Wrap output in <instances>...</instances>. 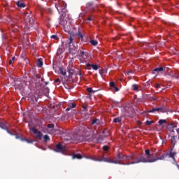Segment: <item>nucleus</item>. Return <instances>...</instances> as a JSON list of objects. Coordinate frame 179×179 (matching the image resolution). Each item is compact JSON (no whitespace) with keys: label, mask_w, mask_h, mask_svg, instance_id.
<instances>
[{"label":"nucleus","mask_w":179,"mask_h":179,"mask_svg":"<svg viewBox=\"0 0 179 179\" xmlns=\"http://www.w3.org/2000/svg\"><path fill=\"white\" fill-rule=\"evenodd\" d=\"M64 141L68 142L73 139V141H77L78 142H93L94 139L96 138V134H93L90 129H88L84 134V136H80L79 134H75L74 136H71L69 132L66 131L62 134V136Z\"/></svg>","instance_id":"f257e3e1"},{"label":"nucleus","mask_w":179,"mask_h":179,"mask_svg":"<svg viewBox=\"0 0 179 179\" xmlns=\"http://www.w3.org/2000/svg\"><path fill=\"white\" fill-rule=\"evenodd\" d=\"M157 160H160L159 157H152L150 150H145V156L141 155L134 161L131 162V163H127V164H138V163H155V162H157Z\"/></svg>","instance_id":"f03ea898"},{"label":"nucleus","mask_w":179,"mask_h":179,"mask_svg":"<svg viewBox=\"0 0 179 179\" xmlns=\"http://www.w3.org/2000/svg\"><path fill=\"white\" fill-rule=\"evenodd\" d=\"M24 18L25 20V26L27 29L33 27V23H34V20H33V15L30 14V11H28L24 14Z\"/></svg>","instance_id":"7ed1b4c3"},{"label":"nucleus","mask_w":179,"mask_h":179,"mask_svg":"<svg viewBox=\"0 0 179 179\" xmlns=\"http://www.w3.org/2000/svg\"><path fill=\"white\" fill-rule=\"evenodd\" d=\"M116 156L117 157L115 158V159H113L110 157H108V163H112L113 164H122V162H121V159H123V161H124L125 158V155L121 154L120 151H118Z\"/></svg>","instance_id":"20e7f679"},{"label":"nucleus","mask_w":179,"mask_h":179,"mask_svg":"<svg viewBox=\"0 0 179 179\" xmlns=\"http://www.w3.org/2000/svg\"><path fill=\"white\" fill-rule=\"evenodd\" d=\"M55 5L59 13H61V12H65V10H66V3L62 0L57 1Z\"/></svg>","instance_id":"39448f33"},{"label":"nucleus","mask_w":179,"mask_h":179,"mask_svg":"<svg viewBox=\"0 0 179 179\" xmlns=\"http://www.w3.org/2000/svg\"><path fill=\"white\" fill-rule=\"evenodd\" d=\"M177 155V151H170L169 153H164L161 157H159V160H164L167 156L170 157V159H173L174 162H176V155Z\"/></svg>","instance_id":"423d86ee"},{"label":"nucleus","mask_w":179,"mask_h":179,"mask_svg":"<svg viewBox=\"0 0 179 179\" xmlns=\"http://www.w3.org/2000/svg\"><path fill=\"white\" fill-rule=\"evenodd\" d=\"M29 131H31L35 136V137L36 138V139H40L41 140L43 138V133H41V131H38V129H36L34 127H31L30 126V124H29Z\"/></svg>","instance_id":"0eeeda50"},{"label":"nucleus","mask_w":179,"mask_h":179,"mask_svg":"<svg viewBox=\"0 0 179 179\" xmlns=\"http://www.w3.org/2000/svg\"><path fill=\"white\" fill-rule=\"evenodd\" d=\"M78 57L80 62H85V59H87V58H89V52L80 50Z\"/></svg>","instance_id":"6e6552de"},{"label":"nucleus","mask_w":179,"mask_h":179,"mask_svg":"<svg viewBox=\"0 0 179 179\" xmlns=\"http://www.w3.org/2000/svg\"><path fill=\"white\" fill-rule=\"evenodd\" d=\"M131 160H135V157L134 154H131V155H124V162H126V163L122 162V164L123 166H130L131 164H127V163H131Z\"/></svg>","instance_id":"1a4fd4ad"},{"label":"nucleus","mask_w":179,"mask_h":179,"mask_svg":"<svg viewBox=\"0 0 179 179\" xmlns=\"http://www.w3.org/2000/svg\"><path fill=\"white\" fill-rule=\"evenodd\" d=\"M92 160H94V162H104L105 163H108V157H92Z\"/></svg>","instance_id":"9d476101"},{"label":"nucleus","mask_w":179,"mask_h":179,"mask_svg":"<svg viewBox=\"0 0 179 179\" xmlns=\"http://www.w3.org/2000/svg\"><path fill=\"white\" fill-rule=\"evenodd\" d=\"M30 83H34V85L37 86L40 83V76L34 75L31 79Z\"/></svg>","instance_id":"9b49d317"},{"label":"nucleus","mask_w":179,"mask_h":179,"mask_svg":"<svg viewBox=\"0 0 179 179\" xmlns=\"http://www.w3.org/2000/svg\"><path fill=\"white\" fill-rule=\"evenodd\" d=\"M65 147L62 146V144L59 143L56 145L55 148V152H58L59 153H62V152H65Z\"/></svg>","instance_id":"f8f14e48"},{"label":"nucleus","mask_w":179,"mask_h":179,"mask_svg":"<svg viewBox=\"0 0 179 179\" xmlns=\"http://www.w3.org/2000/svg\"><path fill=\"white\" fill-rule=\"evenodd\" d=\"M155 111H157V113H166V110L163 108H153L148 110V113H155Z\"/></svg>","instance_id":"ddd939ff"},{"label":"nucleus","mask_w":179,"mask_h":179,"mask_svg":"<svg viewBox=\"0 0 179 179\" xmlns=\"http://www.w3.org/2000/svg\"><path fill=\"white\" fill-rule=\"evenodd\" d=\"M67 72H69L71 76L73 75V73H75V69H73V66L72 64H71V63H69V65L67 68Z\"/></svg>","instance_id":"4468645a"},{"label":"nucleus","mask_w":179,"mask_h":179,"mask_svg":"<svg viewBox=\"0 0 179 179\" xmlns=\"http://www.w3.org/2000/svg\"><path fill=\"white\" fill-rule=\"evenodd\" d=\"M86 66H87V68H90V66H92V69H94V71H97V69H100V66H99L97 64H90V63H87Z\"/></svg>","instance_id":"2eb2a0df"},{"label":"nucleus","mask_w":179,"mask_h":179,"mask_svg":"<svg viewBox=\"0 0 179 179\" xmlns=\"http://www.w3.org/2000/svg\"><path fill=\"white\" fill-rule=\"evenodd\" d=\"M0 128H1V129H4L5 131H6V129H8V122H0Z\"/></svg>","instance_id":"dca6fc26"},{"label":"nucleus","mask_w":179,"mask_h":179,"mask_svg":"<svg viewBox=\"0 0 179 179\" xmlns=\"http://www.w3.org/2000/svg\"><path fill=\"white\" fill-rule=\"evenodd\" d=\"M166 68H164V67H158V68H155L154 70H153V72L152 73H159V72H163L164 71H165Z\"/></svg>","instance_id":"f3484780"},{"label":"nucleus","mask_w":179,"mask_h":179,"mask_svg":"<svg viewBox=\"0 0 179 179\" xmlns=\"http://www.w3.org/2000/svg\"><path fill=\"white\" fill-rule=\"evenodd\" d=\"M76 107V104L75 103H70L68 104V107L66 109V111H71V108H75Z\"/></svg>","instance_id":"a211bd4d"},{"label":"nucleus","mask_w":179,"mask_h":179,"mask_svg":"<svg viewBox=\"0 0 179 179\" xmlns=\"http://www.w3.org/2000/svg\"><path fill=\"white\" fill-rule=\"evenodd\" d=\"M177 138L176 136H172L171 137V145H176V144L177 143V140H176Z\"/></svg>","instance_id":"6ab92c4d"},{"label":"nucleus","mask_w":179,"mask_h":179,"mask_svg":"<svg viewBox=\"0 0 179 179\" xmlns=\"http://www.w3.org/2000/svg\"><path fill=\"white\" fill-rule=\"evenodd\" d=\"M100 120L99 119H94L91 122V125H99Z\"/></svg>","instance_id":"aec40b11"},{"label":"nucleus","mask_w":179,"mask_h":179,"mask_svg":"<svg viewBox=\"0 0 179 179\" xmlns=\"http://www.w3.org/2000/svg\"><path fill=\"white\" fill-rule=\"evenodd\" d=\"M17 6H18V8H26V4H24V3L21 2V1H17L16 3Z\"/></svg>","instance_id":"412c9836"},{"label":"nucleus","mask_w":179,"mask_h":179,"mask_svg":"<svg viewBox=\"0 0 179 179\" xmlns=\"http://www.w3.org/2000/svg\"><path fill=\"white\" fill-rule=\"evenodd\" d=\"M73 159H83V156H82L80 154H74L73 155Z\"/></svg>","instance_id":"4be33fe9"},{"label":"nucleus","mask_w":179,"mask_h":179,"mask_svg":"<svg viewBox=\"0 0 179 179\" xmlns=\"http://www.w3.org/2000/svg\"><path fill=\"white\" fill-rule=\"evenodd\" d=\"M37 66H38V68L43 66V59L41 58L38 59Z\"/></svg>","instance_id":"5701e85b"},{"label":"nucleus","mask_w":179,"mask_h":179,"mask_svg":"<svg viewBox=\"0 0 179 179\" xmlns=\"http://www.w3.org/2000/svg\"><path fill=\"white\" fill-rule=\"evenodd\" d=\"M138 89V85L134 84L131 85V90H134V92H136Z\"/></svg>","instance_id":"b1692460"},{"label":"nucleus","mask_w":179,"mask_h":179,"mask_svg":"<svg viewBox=\"0 0 179 179\" xmlns=\"http://www.w3.org/2000/svg\"><path fill=\"white\" fill-rule=\"evenodd\" d=\"M90 43L92 44V45H97V44H99V42L94 40H91Z\"/></svg>","instance_id":"393cba45"},{"label":"nucleus","mask_w":179,"mask_h":179,"mask_svg":"<svg viewBox=\"0 0 179 179\" xmlns=\"http://www.w3.org/2000/svg\"><path fill=\"white\" fill-rule=\"evenodd\" d=\"M154 123H155V121L153 120H151V121L147 120L145 122V125L150 126L152 125V124H154Z\"/></svg>","instance_id":"a878e982"},{"label":"nucleus","mask_w":179,"mask_h":179,"mask_svg":"<svg viewBox=\"0 0 179 179\" xmlns=\"http://www.w3.org/2000/svg\"><path fill=\"white\" fill-rule=\"evenodd\" d=\"M76 36H78L79 38H81V40H83V34H82V33L80 32V31H78V32L76 34Z\"/></svg>","instance_id":"bb28decb"},{"label":"nucleus","mask_w":179,"mask_h":179,"mask_svg":"<svg viewBox=\"0 0 179 179\" xmlns=\"http://www.w3.org/2000/svg\"><path fill=\"white\" fill-rule=\"evenodd\" d=\"M87 8L89 9H93V3H87Z\"/></svg>","instance_id":"cd10ccee"},{"label":"nucleus","mask_w":179,"mask_h":179,"mask_svg":"<svg viewBox=\"0 0 179 179\" xmlns=\"http://www.w3.org/2000/svg\"><path fill=\"white\" fill-rule=\"evenodd\" d=\"M87 91L88 92V93H95L96 92V91L93 90V89L92 87L87 88Z\"/></svg>","instance_id":"c85d7f7f"},{"label":"nucleus","mask_w":179,"mask_h":179,"mask_svg":"<svg viewBox=\"0 0 179 179\" xmlns=\"http://www.w3.org/2000/svg\"><path fill=\"white\" fill-rule=\"evenodd\" d=\"M6 132H8L9 134V135H12V136L15 135V131H10L8 128H7V129H6Z\"/></svg>","instance_id":"c756f323"},{"label":"nucleus","mask_w":179,"mask_h":179,"mask_svg":"<svg viewBox=\"0 0 179 179\" xmlns=\"http://www.w3.org/2000/svg\"><path fill=\"white\" fill-rule=\"evenodd\" d=\"M15 59H16V57H13L8 62L9 65H12V64H13V61H15Z\"/></svg>","instance_id":"7c9ffc66"},{"label":"nucleus","mask_w":179,"mask_h":179,"mask_svg":"<svg viewBox=\"0 0 179 179\" xmlns=\"http://www.w3.org/2000/svg\"><path fill=\"white\" fill-rule=\"evenodd\" d=\"M166 120H159L158 123L159 125H163V124H166Z\"/></svg>","instance_id":"2f4dec72"},{"label":"nucleus","mask_w":179,"mask_h":179,"mask_svg":"<svg viewBox=\"0 0 179 179\" xmlns=\"http://www.w3.org/2000/svg\"><path fill=\"white\" fill-rule=\"evenodd\" d=\"M72 43H73V38H72V36H70L69 38V44L70 46H71V44H72Z\"/></svg>","instance_id":"473e14b6"},{"label":"nucleus","mask_w":179,"mask_h":179,"mask_svg":"<svg viewBox=\"0 0 179 179\" xmlns=\"http://www.w3.org/2000/svg\"><path fill=\"white\" fill-rule=\"evenodd\" d=\"M44 141L45 142H48L50 141V136H48V135H45L43 136Z\"/></svg>","instance_id":"72a5a7b5"},{"label":"nucleus","mask_w":179,"mask_h":179,"mask_svg":"<svg viewBox=\"0 0 179 179\" xmlns=\"http://www.w3.org/2000/svg\"><path fill=\"white\" fill-rule=\"evenodd\" d=\"M113 122H115V124H117V123H118V122H121V120L120 119V118H115L114 120H113Z\"/></svg>","instance_id":"f704fd0d"},{"label":"nucleus","mask_w":179,"mask_h":179,"mask_svg":"<svg viewBox=\"0 0 179 179\" xmlns=\"http://www.w3.org/2000/svg\"><path fill=\"white\" fill-rule=\"evenodd\" d=\"M60 73L63 75V76H65V75H66V71H64L62 69H60Z\"/></svg>","instance_id":"c9c22d12"},{"label":"nucleus","mask_w":179,"mask_h":179,"mask_svg":"<svg viewBox=\"0 0 179 179\" xmlns=\"http://www.w3.org/2000/svg\"><path fill=\"white\" fill-rule=\"evenodd\" d=\"M110 149V148L107 145H104L103 147V150H104L105 152H107V150H108Z\"/></svg>","instance_id":"e433bc0d"},{"label":"nucleus","mask_w":179,"mask_h":179,"mask_svg":"<svg viewBox=\"0 0 179 179\" xmlns=\"http://www.w3.org/2000/svg\"><path fill=\"white\" fill-rule=\"evenodd\" d=\"M48 128H50L52 131H54V124H48Z\"/></svg>","instance_id":"4c0bfd02"},{"label":"nucleus","mask_w":179,"mask_h":179,"mask_svg":"<svg viewBox=\"0 0 179 179\" xmlns=\"http://www.w3.org/2000/svg\"><path fill=\"white\" fill-rule=\"evenodd\" d=\"M83 111H87V105H83L82 106Z\"/></svg>","instance_id":"58836bf2"},{"label":"nucleus","mask_w":179,"mask_h":179,"mask_svg":"<svg viewBox=\"0 0 179 179\" xmlns=\"http://www.w3.org/2000/svg\"><path fill=\"white\" fill-rule=\"evenodd\" d=\"M109 85L110 87H115V83L114 82H110Z\"/></svg>","instance_id":"ea45409f"},{"label":"nucleus","mask_w":179,"mask_h":179,"mask_svg":"<svg viewBox=\"0 0 179 179\" xmlns=\"http://www.w3.org/2000/svg\"><path fill=\"white\" fill-rule=\"evenodd\" d=\"M51 38H54V40H58V36L57 35H52Z\"/></svg>","instance_id":"a19ab883"},{"label":"nucleus","mask_w":179,"mask_h":179,"mask_svg":"<svg viewBox=\"0 0 179 179\" xmlns=\"http://www.w3.org/2000/svg\"><path fill=\"white\" fill-rule=\"evenodd\" d=\"M55 83H57V85H59L61 83V80L59 78H57L55 80Z\"/></svg>","instance_id":"79ce46f5"},{"label":"nucleus","mask_w":179,"mask_h":179,"mask_svg":"<svg viewBox=\"0 0 179 179\" xmlns=\"http://www.w3.org/2000/svg\"><path fill=\"white\" fill-rule=\"evenodd\" d=\"M87 23H90V22H92V17H88L87 18Z\"/></svg>","instance_id":"37998d69"},{"label":"nucleus","mask_w":179,"mask_h":179,"mask_svg":"<svg viewBox=\"0 0 179 179\" xmlns=\"http://www.w3.org/2000/svg\"><path fill=\"white\" fill-rule=\"evenodd\" d=\"M31 99H32L33 101H37V98L36 97V96L32 95Z\"/></svg>","instance_id":"c03bdc74"},{"label":"nucleus","mask_w":179,"mask_h":179,"mask_svg":"<svg viewBox=\"0 0 179 179\" xmlns=\"http://www.w3.org/2000/svg\"><path fill=\"white\" fill-rule=\"evenodd\" d=\"M175 146H176V145H172L170 147V152H173Z\"/></svg>","instance_id":"a18cd8bd"},{"label":"nucleus","mask_w":179,"mask_h":179,"mask_svg":"<svg viewBox=\"0 0 179 179\" xmlns=\"http://www.w3.org/2000/svg\"><path fill=\"white\" fill-rule=\"evenodd\" d=\"M25 141L26 142H27V143H33V141H31V139H26Z\"/></svg>","instance_id":"49530a36"},{"label":"nucleus","mask_w":179,"mask_h":179,"mask_svg":"<svg viewBox=\"0 0 179 179\" xmlns=\"http://www.w3.org/2000/svg\"><path fill=\"white\" fill-rule=\"evenodd\" d=\"M113 89H114V91H115V92H118V90H120V89L118 88V87H115V86L113 87Z\"/></svg>","instance_id":"de8ad7c7"},{"label":"nucleus","mask_w":179,"mask_h":179,"mask_svg":"<svg viewBox=\"0 0 179 179\" xmlns=\"http://www.w3.org/2000/svg\"><path fill=\"white\" fill-rule=\"evenodd\" d=\"M173 78H174L175 79H179V75H173Z\"/></svg>","instance_id":"09e8293b"},{"label":"nucleus","mask_w":179,"mask_h":179,"mask_svg":"<svg viewBox=\"0 0 179 179\" xmlns=\"http://www.w3.org/2000/svg\"><path fill=\"white\" fill-rule=\"evenodd\" d=\"M150 99H152V100H154L155 101H156L157 100V98H155V97H150Z\"/></svg>","instance_id":"8fccbe9b"},{"label":"nucleus","mask_w":179,"mask_h":179,"mask_svg":"<svg viewBox=\"0 0 179 179\" xmlns=\"http://www.w3.org/2000/svg\"><path fill=\"white\" fill-rule=\"evenodd\" d=\"M156 87H157V89H159V87H160V85L159 84H157L156 85Z\"/></svg>","instance_id":"3c124183"},{"label":"nucleus","mask_w":179,"mask_h":179,"mask_svg":"<svg viewBox=\"0 0 179 179\" xmlns=\"http://www.w3.org/2000/svg\"><path fill=\"white\" fill-rule=\"evenodd\" d=\"M109 135H110V133H109V132H107V134L105 135L104 136H105L106 138H107V136H108Z\"/></svg>","instance_id":"603ef678"},{"label":"nucleus","mask_w":179,"mask_h":179,"mask_svg":"<svg viewBox=\"0 0 179 179\" xmlns=\"http://www.w3.org/2000/svg\"><path fill=\"white\" fill-rule=\"evenodd\" d=\"M59 24H62H62H64V23H62V22L60 21V22H59Z\"/></svg>","instance_id":"864d4df0"},{"label":"nucleus","mask_w":179,"mask_h":179,"mask_svg":"<svg viewBox=\"0 0 179 179\" xmlns=\"http://www.w3.org/2000/svg\"><path fill=\"white\" fill-rule=\"evenodd\" d=\"M15 138H16V139H19V136H16Z\"/></svg>","instance_id":"5fc2aeb1"},{"label":"nucleus","mask_w":179,"mask_h":179,"mask_svg":"<svg viewBox=\"0 0 179 179\" xmlns=\"http://www.w3.org/2000/svg\"><path fill=\"white\" fill-rule=\"evenodd\" d=\"M48 92H50V90H49V89H48Z\"/></svg>","instance_id":"6e6d98bb"},{"label":"nucleus","mask_w":179,"mask_h":179,"mask_svg":"<svg viewBox=\"0 0 179 179\" xmlns=\"http://www.w3.org/2000/svg\"><path fill=\"white\" fill-rule=\"evenodd\" d=\"M69 53L71 54V50L69 51Z\"/></svg>","instance_id":"4d7b16f0"},{"label":"nucleus","mask_w":179,"mask_h":179,"mask_svg":"<svg viewBox=\"0 0 179 179\" xmlns=\"http://www.w3.org/2000/svg\"><path fill=\"white\" fill-rule=\"evenodd\" d=\"M106 132V131H103V134Z\"/></svg>","instance_id":"13d9d810"},{"label":"nucleus","mask_w":179,"mask_h":179,"mask_svg":"<svg viewBox=\"0 0 179 179\" xmlns=\"http://www.w3.org/2000/svg\"><path fill=\"white\" fill-rule=\"evenodd\" d=\"M101 71H102V72H103V71H104V70H101Z\"/></svg>","instance_id":"bf43d9fd"},{"label":"nucleus","mask_w":179,"mask_h":179,"mask_svg":"<svg viewBox=\"0 0 179 179\" xmlns=\"http://www.w3.org/2000/svg\"><path fill=\"white\" fill-rule=\"evenodd\" d=\"M178 113H179V110H178Z\"/></svg>","instance_id":"052dcab7"}]
</instances>
